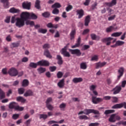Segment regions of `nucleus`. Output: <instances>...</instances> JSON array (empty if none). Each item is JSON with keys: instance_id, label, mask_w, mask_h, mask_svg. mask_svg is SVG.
<instances>
[{"instance_id": "obj_51", "label": "nucleus", "mask_w": 126, "mask_h": 126, "mask_svg": "<svg viewBox=\"0 0 126 126\" xmlns=\"http://www.w3.org/2000/svg\"><path fill=\"white\" fill-rule=\"evenodd\" d=\"M25 91V90L24 88H20L18 89V93L19 94H23Z\"/></svg>"}, {"instance_id": "obj_46", "label": "nucleus", "mask_w": 126, "mask_h": 126, "mask_svg": "<svg viewBox=\"0 0 126 126\" xmlns=\"http://www.w3.org/2000/svg\"><path fill=\"white\" fill-rule=\"evenodd\" d=\"M122 34V32H115L112 34L111 36L113 37H118V36H120Z\"/></svg>"}, {"instance_id": "obj_1", "label": "nucleus", "mask_w": 126, "mask_h": 126, "mask_svg": "<svg viewBox=\"0 0 126 126\" xmlns=\"http://www.w3.org/2000/svg\"><path fill=\"white\" fill-rule=\"evenodd\" d=\"M38 65L48 66L50 65V63L47 61L41 60L38 62L37 63L32 62L29 64V66L33 68H36Z\"/></svg>"}, {"instance_id": "obj_56", "label": "nucleus", "mask_w": 126, "mask_h": 126, "mask_svg": "<svg viewBox=\"0 0 126 126\" xmlns=\"http://www.w3.org/2000/svg\"><path fill=\"white\" fill-rule=\"evenodd\" d=\"M112 101L114 103H117L118 101V98L116 96H112Z\"/></svg>"}, {"instance_id": "obj_24", "label": "nucleus", "mask_w": 126, "mask_h": 126, "mask_svg": "<svg viewBox=\"0 0 126 126\" xmlns=\"http://www.w3.org/2000/svg\"><path fill=\"white\" fill-rule=\"evenodd\" d=\"M38 16L33 13H30L29 19L36 20Z\"/></svg>"}, {"instance_id": "obj_34", "label": "nucleus", "mask_w": 126, "mask_h": 126, "mask_svg": "<svg viewBox=\"0 0 126 126\" xmlns=\"http://www.w3.org/2000/svg\"><path fill=\"white\" fill-rule=\"evenodd\" d=\"M51 7L52 8H60L62 7V5H61V4L57 2L55 3L54 4L52 5Z\"/></svg>"}, {"instance_id": "obj_27", "label": "nucleus", "mask_w": 126, "mask_h": 126, "mask_svg": "<svg viewBox=\"0 0 126 126\" xmlns=\"http://www.w3.org/2000/svg\"><path fill=\"white\" fill-rule=\"evenodd\" d=\"M30 82L28 79L23 80L22 85L23 87H28L29 85Z\"/></svg>"}, {"instance_id": "obj_13", "label": "nucleus", "mask_w": 126, "mask_h": 126, "mask_svg": "<svg viewBox=\"0 0 126 126\" xmlns=\"http://www.w3.org/2000/svg\"><path fill=\"white\" fill-rule=\"evenodd\" d=\"M22 7L24 9L30 10L31 7V2H23L22 3Z\"/></svg>"}, {"instance_id": "obj_62", "label": "nucleus", "mask_w": 126, "mask_h": 126, "mask_svg": "<svg viewBox=\"0 0 126 126\" xmlns=\"http://www.w3.org/2000/svg\"><path fill=\"white\" fill-rule=\"evenodd\" d=\"M99 124L98 123H91L89 124V126H98Z\"/></svg>"}, {"instance_id": "obj_41", "label": "nucleus", "mask_w": 126, "mask_h": 126, "mask_svg": "<svg viewBox=\"0 0 126 126\" xmlns=\"http://www.w3.org/2000/svg\"><path fill=\"white\" fill-rule=\"evenodd\" d=\"M115 110H107L104 112V115H109V114H112V113H114Z\"/></svg>"}, {"instance_id": "obj_45", "label": "nucleus", "mask_w": 126, "mask_h": 126, "mask_svg": "<svg viewBox=\"0 0 126 126\" xmlns=\"http://www.w3.org/2000/svg\"><path fill=\"white\" fill-rule=\"evenodd\" d=\"M46 107L48 110H49V111H53V110H54V106H53L51 104H46Z\"/></svg>"}, {"instance_id": "obj_18", "label": "nucleus", "mask_w": 126, "mask_h": 126, "mask_svg": "<svg viewBox=\"0 0 126 126\" xmlns=\"http://www.w3.org/2000/svg\"><path fill=\"white\" fill-rule=\"evenodd\" d=\"M41 1L39 0H36L35 2L34 7L37 9H41V5H40Z\"/></svg>"}, {"instance_id": "obj_49", "label": "nucleus", "mask_w": 126, "mask_h": 126, "mask_svg": "<svg viewBox=\"0 0 126 126\" xmlns=\"http://www.w3.org/2000/svg\"><path fill=\"white\" fill-rule=\"evenodd\" d=\"M52 13L53 14L58 15L60 13V10L57 8H54V9L52 11Z\"/></svg>"}, {"instance_id": "obj_38", "label": "nucleus", "mask_w": 126, "mask_h": 126, "mask_svg": "<svg viewBox=\"0 0 126 126\" xmlns=\"http://www.w3.org/2000/svg\"><path fill=\"white\" fill-rule=\"evenodd\" d=\"M37 71L39 74H41L45 72V71H46V69L45 68L40 67V68H38L37 69Z\"/></svg>"}, {"instance_id": "obj_23", "label": "nucleus", "mask_w": 126, "mask_h": 126, "mask_svg": "<svg viewBox=\"0 0 126 126\" xmlns=\"http://www.w3.org/2000/svg\"><path fill=\"white\" fill-rule=\"evenodd\" d=\"M109 122H110V123H115V122H116V120L115 119V114H112L110 116L109 118Z\"/></svg>"}, {"instance_id": "obj_60", "label": "nucleus", "mask_w": 126, "mask_h": 126, "mask_svg": "<svg viewBox=\"0 0 126 126\" xmlns=\"http://www.w3.org/2000/svg\"><path fill=\"white\" fill-rule=\"evenodd\" d=\"M51 47V46H50V44H45L43 46V49H49Z\"/></svg>"}, {"instance_id": "obj_48", "label": "nucleus", "mask_w": 126, "mask_h": 126, "mask_svg": "<svg viewBox=\"0 0 126 126\" xmlns=\"http://www.w3.org/2000/svg\"><path fill=\"white\" fill-rule=\"evenodd\" d=\"M38 32L41 33H46L47 32V30L46 29H39L38 30Z\"/></svg>"}, {"instance_id": "obj_39", "label": "nucleus", "mask_w": 126, "mask_h": 126, "mask_svg": "<svg viewBox=\"0 0 126 126\" xmlns=\"http://www.w3.org/2000/svg\"><path fill=\"white\" fill-rule=\"evenodd\" d=\"M87 68V65L86 63H82L80 64V68L82 69H86Z\"/></svg>"}, {"instance_id": "obj_16", "label": "nucleus", "mask_w": 126, "mask_h": 126, "mask_svg": "<svg viewBox=\"0 0 126 126\" xmlns=\"http://www.w3.org/2000/svg\"><path fill=\"white\" fill-rule=\"evenodd\" d=\"M44 55L47 57L49 59L52 58V56L51 55V53H50V51L48 49H46L44 51Z\"/></svg>"}, {"instance_id": "obj_58", "label": "nucleus", "mask_w": 126, "mask_h": 126, "mask_svg": "<svg viewBox=\"0 0 126 126\" xmlns=\"http://www.w3.org/2000/svg\"><path fill=\"white\" fill-rule=\"evenodd\" d=\"M66 106V104L64 103H63L60 104L59 107L60 108V109H64V108H65Z\"/></svg>"}, {"instance_id": "obj_5", "label": "nucleus", "mask_w": 126, "mask_h": 126, "mask_svg": "<svg viewBox=\"0 0 126 126\" xmlns=\"http://www.w3.org/2000/svg\"><path fill=\"white\" fill-rule=\"evenodd\" d=\"M16 22L15 24L16 26H17L18 28H21L25 26V21L23 20V19L17 18L16 19Z\"/></svg>"}, {"instance_id": "obj_31", "label": "nucleus", "mask_w": 126, "mask_h": 126, "mask_svg": "<svg viewBox=\"0 0 126 126\" xmlns=\"http://www.w3.org/2000/svg\"><path fill=\"white\" fill-rule=\"evenodd\" d=\"M76 33V31L75 30H72L70 33V39L72 40L74 39V35Z\"/></svg>"}, {"instance_id": "obj_32", "label": "nucleus", "mask_w": 126, "mask_h": 126, "mask_svg": "<svg viewBox=\"0 0 126 126\" xmlns=\"http://www.w3.org/2000/svg\"><path fill=\"white\" fill-rule=\"evenodd\" d=\"M16 99L18 101H21L22 103H25L26 101V99L22 96H18Z\"/></svg>"}, {"instance_id": "obj_4", "label": "nucleus", "mask_w": 126, "mask_h": 126, "mask_svg": "<svg viewBox=\"0 0 126 126\" xmlns=\"http://www.w3.org/2000/svg\"><path fill=\"white\" fill-rule=\"evenodd\" d=\"M111 97L110 96H105L103 98L100 97H96V96H93L92 97V101L94 104H96L100 102H102L103 99L104 100H110Z\"/></svg>"}, {"instance_id": "obj_35", "label": "nucleus", "mask_w": 126, "mask_h": 126, "mask_svg": "<svg viewBox=\"0 0 126 126\" xmlns=\"http://www.w3.org/2000/svg\"><path fill=\"white\" fill-rule=\"evenodd\" d=\"M39 119L42 120L43 119L44 121L48 119V115L47 114H39Z\"/></svg>"}, {"instance_id": "obj_19", "label": "nucleus", "mask_w": 126, "mask_h": 126, "mask_svg": "<svg viewBox=\"0 0 126 126\" xmlns=\"http://www.w3.org/2000/svg\"><path fill=\"white\" fill-rule=\"evenodd\" d=\"M91 17L90 15H88L85 19V26L87 27L90 22Z\"/></svg>"}, {"instance_id": "obj_42", "label": "nucleus", "mask_w": 126, "mask_h": 126, "mask_svg": "<svg viewBox=\"0 0 126 126\" xmlns=\"http://www.w3.org/2000/svg\"><path fill=\"white\" fill-rule=\"evenodd\" d=\"M112 39H113V38H111V37L104 38L101 40V41L102 42L105 43L107 41H110L112 40Z\"/></svg>"}, {"instance_id": "obj_12", "label": "nucleus", "mask_w": 126, "mask_h": 126, "mask_svg": "<svg viewBox=\"0 0 126 126\" xmlns=\"http://www.w3.org/2000/svg\"><path fill=\"white\" fill-rule=\"evenodd\" d=\"M77 15H78V19H81L84 15V11L83 9H78L76 10Z\"/></svg>"}, {"instance_id": "obj_6", "label": "nucleus", "mask_w": 126, "mask_h": 126, "mask_svg": "<svg viewBox=\"0 0 126 126\" xmlns=\"http://www.w3.org/2000/svg\"><path fill=\"white\" fill-rule=\"evenodd\" d=\"M8 73L11 76H16L18 75V70L15 67H12L9 69Z\"/></svg>"}, {"instance_id": "obj_33", "label": "nucleus", "mask_w": 126, "mask_h": 126, "mask_svg": "<svg viewBox=\"0 0 126 126\" xmlns=\"http://www.w3.org/2000/svg\"><path fill=\"white\" fill-rule=\"evenodd\" d=\"M123 107L122 103L120 104H117L112 106V109H121Z\"/></svg>"}, {"instance_id": "obj_64", "label": "nucleus", "mask_w": 126, "mask_h": 126, "mask_svg": "<svg viewBox=\"0 0 126 126\" xmlns=\"http://www.w3.org/2000/svg\"><path fill=\"white\" fill-rule=\"evenodd\" d=\"M96 88V86L94 85H92L90 87V89L91 91H94Z\"/></svg>"}, {"instance_id": "obj_17", "label": "nucleus", "mask_w": 126, "mask_h": 126, "mask_svg": "<svg viewBox=\"0 0 126 126\" xmlns=\"http://www.w3.org/2000/svg\"><path fill=\"white\" fill-rule=\"evenodd\" d=\"M33 95V92L31 90H29L26 92V93L24 94V95L25 96L27 97V96H32Z\"/></svg>"}, {"instance_id": "obj_8", "label": "nucleus", "mask_w": 126, "mask_h": 126, "mask_svg": "<svg viewBox=\"0 0 126 126\" xmlns=\"http://www.w3.org/2000/svg\"><path fill=\"white\" fill-rule=\"evenodd\" d=\"M69 51L71 53L72 55H76L78 57L80 56L82 54V53L80 52V50L78 49H69Z\"/></svg>"}, {"instance_id": "obj_50", "label": "nucleus", "mask_w": 126, "mask_h": 126, "mask_svg": "<svg viewBox=\"0 0 126 126\" xmlns=\"http://www.w3.org/2000/svg\"><path fill=\"white\" fill-rule=\"evenodd\" d=\"M116 44L117 45V46H122V45H123V44H125V42L121 41H117L116 42Z\"/></svg>"}, {"instance_id": "obj_61", "label": "nucleus", "mask_w": 126, "mask_h": 126, "mask_svg": "<svg viewBox=\"0 0 126 126\" xmlns=\"http://www.w3.org/2000/svg\"><path fill=\"white\" fill-rule=\"evenodd\" d=\"M29 61V58L27 57H24L22 59V62L23 63H27Z\"/></svg>"}, {"instance_id": "obj_53", "label": "nucleus", "mask_w": 126, "mask_h": 126, "mask_svg": "<svg viewBox=\"0 0 126 126\" xmlns=\"http://www.w3.org/2000/svg\"><path fill=\"white\" fill-rule=\"evenodd\" d=\"M63 72H61V71H59L57 73V76L58 78H61L63 77Z\"/></svg>"}, {"instance_id": "obj_11", "label": "nucleus", "mask_w": 126, "mask_h": 126, "mask_svg": "<svg viewBox=\"0 0 126 126\" xmlns=\"http://www.w3.org/2000/svg\"><path fill=\"white\" fill-rule=\"evenodd\" d=\"M122 90V87L120 86H117L115 88L113 89L112 90V92H113L114 94H119Z\"/></svg>"}, {"instance_id": "obj_7", "label": "nucleus", "mask_w": 126, "mask_h": 126, "mask_svg": "<svg viewBox=\"0 0 126 126\" xmlns=\"http://www.w3.org/2000/svg\"><path fill=\"white\" fill-rule=\"evenodd\" d=\"M30 13L24 12L21 14V18L23 19V20L27 21L28 20L30 19Z\"/></svg>"}, {"instance_id": "obj_55", "label": "nucleus", "mask_w": 126, "mask_h": 126, "mask_svg": "<svg viewBox=\"0 0 126 126\" xmlns=\"http://www.w3.org/2000/svg\"><path fill=\"white\" fill-rule=\"evenodd\" d=\"M52 101H53V98L50 97L47 99L46 104H49L51 102H52Z\"/></svg>"}, {"instance_id": "obj_59", "label": "nucleus", "mask_w": 126, "mask_h": 126, "mask_svg": "<svg viewBox=\"0 0 126 126\" xmlns=\"http://www.w3.org/2000/svg\"><path fill=\"white\" fill-rule=\"evenodd\" d=\"M72 6L71 5H69L67 7H66V11L68 12L72 9Z\"/></svg>"}, {"instance_id": "obj_40", "label": "nucleus", "mask_w": 126, "mask_h": 126, "mask_svg": "<svg viewBox=\"0 0 126 126\" xmlns=\"http://www.w3.org/2000/svg\"><path fill=\"white\" fill-rule=\"evenodd\" d=\"M117 29V28H115L113 26H110L109 28H107L106 30V32H111L112 31L114 30H116Z\"/></svg>"}, {"instance_id": "obj_37", "label": "nucleus", "mask_w": 126, "mask_h": 126, "mask_svg": "<svg viewBox=\"0 0 126 126\" xmlns=\"http://www.w3.org/2000/svg\"><path fill=\"white\" fill-rule=\"evenodd\" d=\"M26 25H30V26L32 27L35 26V23L33 21H27L26 22Z\"/></svg>"}, {"instance_id": "obj_29", "label": "nucleus", "mask_w": 126, "mask_h": 126, "mask_svg": "<svg viewBox=\"0 0 126 126\" xmlns=\"http://www.w3.org/2000/svg\"><path fill=\"white\" fill-rule=\"evenodd\" d=\"M5 97V92L0 88V99H2Z\"/></svg>"}, {"instance_id": "obj_47", "label": "nucleus", "mask_w": 126, "mask_h": 126, "mask_svg": "<svg viewBox=\"0 0 126 126\" xmlns=\"http://www.w3.org/2000/svg\"><path fill=\"white\" fill-rule=\"evenodd\" d=\"M19 117H20V114H15L12 115V119H13V120H17V119H19Z\"/></svg>"}, {"instance_id": "obj_63", "label": "nucleus", "mask_w": 126, "mask_h": 126, "mask_svg": "<svg viewBox=\"0 0 126 126\" xmlns=\"http://www.w3.org/2000/svg\"><path fill=\"white\" fill-rule=\"evenodd\" d=\"M49 69L50 70V71L51 72H53V71H55V70L56 69H57V67H56V66H50L49 67Z\"/></svg>"}, {"instance_id": "obj_28", "label": "nucleus", "mask_w": 126, "mask_h": 126, "mask_svg": "<svg viewBox=\"0 0 126 126\" xmlns=\"http://www.w3.org/2000/svg\"><path fill=\"white\" fill-rule=\"evenodd\" d=\"M0 2L3 3L4 7L6 8H8V0H0Z\"/></svg>"}, {"instance_id": "obj_52", "label": "nucleus", "mask_w": 126, "mask_h": 126, "mask_svg": "<svg viewBox=\"0 0 126 126\" xmlns=\"http://www.w3.org/2000/svg\"><path fill=\"white\" fill-rule=\"evenodd\" d=\"M19 45H20V43L19 42L11 43V46H12V48L18 47L19 46Z\"/></svg>"}, {"instance_id": "obj_3", "label": "nucleus", "mask_w": 126, "mask_h": 126, "mask_svg": "<svg viewBox=\"0 0 126 126\" xmlns=\"http://www.w3.org/2000/svg\"><path fill=\"white\" fill-rule=\"evenodd\" d=\"M9 108L14 109L15 111H19L20 112H22L24 110V107L20 106L16 102H11L9 104Z\"/></svg>"}, {"instance_id": "obj_21", "label": "nucleus", "mask_w": 126, "mask_h": 126, "mask_svg": "<svg viewBox=\"0 0 126 126\" xmlns=\"http://www.w3.org/2000/svg\"><path fill=\"white\" fill-rule=\"evenodd\" d=\"M57 59L58 60V63L59 65L63 64V58H62V56H61V55H57Z\"/></svg>"}, {"instance_id": "obj_10", "label": "nucleus", "mask_w": 126, "mask_h": 126, "mask_svg": "<svg viewBox=\"0 0 126 126\" xmlns=\"http://www.w3.org/2000/svg\"><path fill=\"white\" fill-rule=\"evenodd\" d=\"M61 54L63 55V56L65 57H70V54L66 50V47H64L62 49Z\"/></svg>"}, {"instance_id": "obj_22", "label": "nucleus", "mask_w": 126, "mask_h": 126, "mask_svg": "<svg viewBox=\"0 0 126 126\" xmlns=\"http://www.w3.org/2000/svg\"><path fill=\"white\" fill-rule=\"evenodd\" d=\"M80 43H81V37H79L77 41V43H76L75 45L72 46L71 48H77L80 46Z\"/></svg>"}, {"instance_id": "obj_25", "label": "nucleus", "mask_w": 126, "mask_h": 126, "mask_svg": "<svg viewBox=\"0 0 126 126\" xmlns=\"http://www.w3.org/2000/svg\"><path fill=\"white\" fill-rule=\"evenodd\" d=\"M9 12L11 13H19L20 12V10L18 9H15V8H11L9 10Z\"/></svg>"}, {"instance_id": "obj_9", "label": "nucleus", "mask_w": 126, "mask_h": 126, "mask_svg": "<svg viewBox=\"0 0 126 126\" xmlns=\"http://www.w3.org/2000/svg\"><path fill=\"white\" fill-rule=\"evenodd\" d=\"M117 0H112V1L110 2H104L103 5L106 6H108L109 7H113L117 4Z\"/></svg>"}, {"instance_id": "obj_2", "label": "nucleus", "mask_w": 126, "mask_h": 126, "mask_svg": "<svg viewBox=\"0 0 126 126\" xmlns=\"http://www.w3.org/2000/svg\"><path fill=\"white\" fill-rule=\"evenodd\" d=\"M84 114V115H90V114H94V115H99V112L98 111L91 109H85L84 111H80L78 113V115H82Z\"/></svg>"}, {"instance_id": "obj_54", "label": "nucleus", "mask_w": 126, "mask_h": 126, "mask_svg": "<svg viewBox=\"0 0 126 126\" xmlns=\"http://www.w3.org/2000/svg\"><path fill=\"white\" fill-rule=\"evenodd\" d=\"M106 82L108 85H110L112 83V79L110 78H107L106 80Z\"/></svg>"}, {"instance_id": "obj_57", "label": "nucleus", "mask_w": 126, "mask_h": 126, "mask_svg": "<svg viewBox=\"0 0 126 126\" xmlns=\"http://www.w3.org/2000/svg\"><path fill=\"white\" fill-rule=\"evenodd\" d=\"M32 121V119H29L25 122V125H26V126H29Z\"/></svg>"}, {"instance_id": "obj_14", "label": "nucleus", "mask_w": 126, "mask_h": 126, "mask_svg": "<svg viewBox=\"0 0 126 126\" xmlns=\"http://www.w3.org/2000/svg\"><path fill=\"white\" fill-rule=\"evenodd\" d=\"M124 72V68L123 67H120L118 71L119 75L118 76V79L119 80L121 77L123 75Z\"/></svg>"}, {"instance_id": "obj_20", "label": "nucleus", "mask_w": 126, "mask_h": 126, "mask_svg": "<svg viewBox=\"0 0 126 126\" xmlns=\"http://www.w3.org/2000/svg\"><path fill=\"white\" fill-rule=\"evenodd\" d=\"M83 80V79L81 77H79V78L75 77L73 79L72 81L74 83L76 84V83L82 82Z\"/></svg>"}, {"instance_id": "obj_36", "label": "nucleus", "mask_w": 126, "mask_h": 126, "mask_svg": "<svg viewBox=\"0 0 126 126\" xmlns=\"http://www.w3.org/2000/svg\"><path fill=\"white\" fill-rule=\"evenodd\" d=\"M42 16L44 18H49L51 16V13L49 12H45L42 13Z\"/></svg>"}, {"instance_id": "obj_44", "label": "nucleus", "mask_w": 126, "mask_h": 126, "mask_svg": "<svg viewBox=\"0 0 126 126\" xmlns=\"http://www.w3.org/2000/svg\"><path fill=\"white\" fill-rule=\"evenodd\" d=\"M98 60V56L97 55H94L91 58V61H96L97 62Z\"/></svg>"}, {"instance_id": "obj_43", "label": "nucleus", "mask_w": 126, "mask_h": 126, "mask_svg": "<svg viewBox=\"0 0 126 126\" xmlns=\"http://www.w3.org/2000/svg\"><path fill=\"white\" fill-rule=\"evenodd\" d=\"M78 118L79 120H89V118L86 115H80Z\"/></svg>"}, {"instance_id": "obj_26", "label": "nucleus", "mask_w": 126, "mask_h": 126, "mask_svg": "<svg viewBox=\"0 0 126 126\" xmlns=\"http://www.w3.org/2000/svg\"><path fill=\"white\" fill-rule=\"evenodd\" d=\"M91 38L93 40L98 41L100 39V37L99 36H96L95 34L92 33L91 34Z\"/></svg>"}, {"instance_id": "obj_15", "label": "nucleus", "mask_w": 126, "mask_h": 126, "mask_svg": "<svg viewBox=\"0 0 126 126\" xmlns=\"http://www.w3.org/2000/svg\"><path fill=\"white\" fill-rule=\"evenodd\" d=\"M58 86L60 88H63L64 87V79L60 80L58 83Z\"/></svg>"}, {"instance_id": "obj_30", "label": "nucleus", "mask_w": 126, "mask_h": 126, "mask_svg": "<svg viewBox=\"0 0 126 126\" xmlns=\"http://www.w3.org/2000/svg\"><path fill=\"white\" fill-rule=\"evenodd\" d=\"M106 64V63H105V62H103V63L99 62V63H96V68H99V67H102L103 66H104Z\"/></svg>"}]
</instances>
